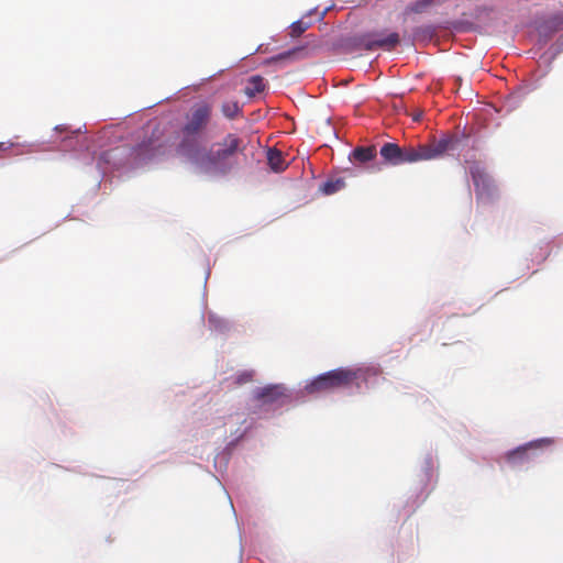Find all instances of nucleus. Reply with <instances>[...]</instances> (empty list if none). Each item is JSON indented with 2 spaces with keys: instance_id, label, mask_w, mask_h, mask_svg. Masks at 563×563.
I'll use <instances>...</instances> for the list:
<instances>
[{
  "instance_id": "obj_23",
  "label": "nucleus",
  "mask_w": 563,
  "mask_h": 563,
  "mask_svg": "<svg viewBox=\"0 0 563 563\" xmlns=\"http://www.w3.org/2000/svg\"><path fill=\"white\" fill-rule=\"evenodd\" d=\"M422 117V112H419L417 114L413 115V121H419Z\"/></svg>"
},
{
  "instance_id": "obj_1",
  "label": "nucleus",
  "mask_w": 563,
  "mask_h": 563,
  "mask_svg": "<svg viewBox=\"0 0 563 563\" xmlns=\"http://www.w3.org/2000/svg\"><path fill=\"white\" fill-rule=\"evenodd\" d=\"M216 146V150L209 151L201 146L188 159L203 173L225 175L233 168V156L244 151L243 141L236 134L229 133Z\"/></svg>"
},
{
  "instance_id": "obj_12",
  "label": "nucleus",
  "mask_w": 563,
  "mask_h": 563,
  "mask_svg": "<svg viewBox=\"0 0 563 563\" xmlns=\"http://www.w3.org/2000/svg\"><path fill=\"white\" fill-rule=\"evenodd\" d=\"M376 154H377V151L374 145L357 146L352 151V153L350 155V159H353L354 162L364 164V163L373 161L376 157Z\"/></svg>"
},
{
  "instance_id": "obj_7",
  "label": "nucleus",
  "mask_w": 563,
  "mask_h": 563,
  "mask_svg": "<svg viewBox=\"0 0 563 563\" xmlns=\"http://www.w3.org/2000/svg\"><path fill=\"white\" fill-rule=\"evenodd\" d=\"M457 140L453 136H444L440 140H433L428 144L417 146L418 162L437 159L444 156L448 152L454 150Z\"/></svg>"
},
{
  "instance_id": "obj_10",
  "label": "nucleus",
  "mask_w": 563,
  "mask_h": 563,
  "mask_svg": "<svg viewBox=\"0 0 563 563\" xmlns=\"http://www.w3.org/2000/svg\"><path fill=\"white\" fill-rule=\"evenodd\" d=\"M286 397L285 388L280 385H268L258 388L254 393V398L262 405H275Z\"/></svg>"
},
{
  "instance_id": "obj_4",
  "label": "nucleus",
  "mask_w": 563,
  "mask_h": 563,
  "mask_svg": "<svg viewBox=\"0 0 563 563\" xmlns=\"http://www.w3.org/2000/svg\"><path fill=\"white\" fill-rule=\"evenodd\" d=\"M399 43L400 36L397 32H390L388 34L384 32H373L362 34L354 38V46L365 51H375L377 48L393 51Z\"/></svg>"
},
{
  "instance_id": "obj_9",
  "label": "nucleus",
  "mask_w": 563,
  "mask_h": 563,
  "mask_svg": "<svg viewBox=\"0 0 563 563\" xmlns=\"http://www.w3.org/2000/svg\"><path fill=\"white\" fill-rule=\"evenodd\" d=\"M477 198L492 197L495 191V185L490 176L478 165L470 169Z\"/></svg>"
},
{
  "instance_id": "obj_22",
  "label": "nucleus",
  "mask_w": 563,
  "mask_h": 563,
  "mask_svg": "<svg viewBox=\"0 0 563 563\" xmlns=\"http://www.w3.org/2000/svg\"><path fill=\"white\" fill-rule=\"evenodd\" d=\"M553 22H554V25L556 29H562L563 27V19L560 18V16H555L553 19Z\"/></svg>"
},
{
  "instance_id": "obj_13",
  "label": "nucleus",
  "mask_w": 563,
  "mask_h": 563,
  "mask_svg": "<svg viewBox=\"0 0 563 563\" xmlns=\"http://www.w3.org/2000/svg\"><path fill=\"white\" fill-rule=\"evenodd\" d=\"M267 162L269 167L276 173L284 172L287 168V163L285 162L283 153L276 148L268 150Z\"/></svg>"
},
{
  "instance_id": "obj_2",
  "label": "nucleus",
  "mask_w": 563,
  "mask_h": 563,
  "mask_svg": "<svg viewBox=\"0 0 563 563\" xmlns=\"http://www.w3.org/2000/svg\"><path fill=\"white\" fill-rule=\"evenodd\" d=\"M212 114V108L207 102H200L191 108L186 117V123L181 128V141L178 152L187 158L201 147L200 137L208 126Z\"/></svg>"
},
{
  "instance_id": "obj_6",
  "label": "nucleus",
  "mask_w": 563,
  "mask_h": 563,
  "mask_svg": "<svg viewBox=\"0 0 563 563\" xmlns=\"http://www.w3.org/2000/svg\"><path fill=\"white\" fill-rule=\"evenodd\" d=\"M384 162L390 165H402L418 162L417 146H399L396 143H385L379 151Z\"/></svg>"
},
{
  "instance_id": "obj_11",
  "label": "nucleus",
  "mask_w": 563,
  "mask_h": 563,
  "mask_svg": "<svg viewBox=\"0 0 563 563\" xmlns=\"http://www.w3.org/2000/svg\"><path fill=\"white\" fill-rule=\"evenodd\" d=\"M538 446V442H530L507 453V461L512 464L523 463L532 460L531 451Z\"/></svg>"
},
{
  "instance_id": "obj_16",
  "label": "nucleus",
  "mask_w": 563,
  "mask_h": 563,
  "mask_svg": "<svg viewBox=\"0 0 563 563\" xmlns=\"http://www.w3.org/2000/svg\"><path fill=\"white\" fill-rule=\"evenodd\" d=\"M344 187L345 180L343 178L328 179L321 185L320 191L323 192L324 195H333L343 189Z\"/></svg>"
},
{
  "instance_id": "obj_18",
  "label": "nucleus",
  "mask_w": 563,
  "mask_h": 563,
  "mask_svg": "<svg viewBox=\"0 0 563 563\" xmlns=\"http://www.w3.org/2000/svg\"><path fill=\"white\" fill-rule=\"evenodd\" d=\"M310 24L302 20H298L290 25V36L299 37L306 30H308Z\"/></svg>"
},
{
  "instance_id": "obj_24",
  "label": "nucleus",
  "mask_w": 563,
  "mask_h": 563,
  "mask_svg": "<svg viewBox=\"0 0 563 563\" xmlns=\"http://www.w3.org/2000/svg\"><path fill=\"white\" fill-rule=\"evenodd\" d=\"M9 146H5L4 143H0V150H7Z\"/></svg>"
},
{
  "instance_id": "obj_21",
  "label": "nucleus",
  "mask_w": 563,
  "mask_h": 563,
  "mask_svg": "<svg viewBox=\"0 0 563 563\" xmlns=\"http://www.w3.org/2000/svg\"><path fill=\"white\" fill-rule=\"evenodd\" d=\"M209 323L212 324L214 329H221L220 321L213 316L209 317Z\"/></svg>"
},
{
  "instance_id": "obj_17",
  "label": "nucleus",
  "mask_w": 563,
  "mask_h": 563,
  "mask_svg": "<svg viewBox=\"0 0 563 563\" xmlns=\"http://www.w3.org/2000/svg\"><path fill=\"white\" fill-rule=\"evenodd\" d=\"M221 111L228 119H234L241 113V107L238 101H227L222 103Z\"/></svg>"
},
{
  "instance_id": "obj_19",
  "label": "nucleus",
  "mask_w": 563,
  "mask_h": 563,
  "mask_svg": "<svg viewBox=\"0 0 563 563\" xmlns=\"http://www.w3.org/2000/svg\"><path fill=\"white\" fill-rule=\"evenodd\" d=\"M254 372L253 371H244L236 375L235 384L243 385L253 380Z\"/></svg>"
},
{
  "instance_id": "obj_8",
  "label": "nucleus",
  "mask_w": 563,
  "mask_h": 563,
  "mask_svg": "<svg viewBox=\"0 0 563 563\" xmlns=\"http://www.w3.org/2000/svg\"><path fill=\"white\" fill-rule=\"evenodd\" d=\"M457 140L453 136H444L440 140H433L428 144L417 146L418 162L437 159L444 156L448 152L454 150Z\"/></svg>"
},
{
  "instance_id": "obj_14",
  "label": "nucleus",
  "mask_w": 563,
  "mask_h": 563,
  "mask_svg": "<svg viewBox=\"0 0 563 563\" xmlns=\"http://www.w3.org/2000/svg\"><path fill=\"white\" fill-rule=\"evenodd\" d=\"M434 4V0H417L406 7L404 14H421L427 12Z\"/></svg>"
},
{
  "instance_id": "obj_5",
  "label": "nucleus",
  "mask_w": 563,
  "mask_h": 563,
  "mask_svg": "<svg viewBox=\"0 0 563 563\" xmlns=\"http://www.w3.org/2000/svg\"><path fill=\"white\" fill-rule=\"evenodd\" d=\"M137 157L139 152L136 148L119 146L101 153L99 157V165H107L103 167V172L107 173L110 169H119L125 166H132L134 165Z\"/></svg>"
},
{
  "instance_id": "obj_20",
  "label": "nucleus",
  "mask_w": 563,
  "mask_h": 563,
  "mask_svg": "<svg viewBox=\"0 0 563 563\" xmlns=\"http://www.w3.org/2000/svg\"><path fill=\"white\" fill-rule=\"evenodd\" d=\"M299 52H301V48H294V49L280 53L277 56L272 57L269 60L271 62H279V60L290 59L295 55H297Z\"/></svg>"
},
{
  "instance_id": "obj_3",
  "label": "nucleus",
  "mask_w": 563,
  "mask_h": 563,
  "mask_svg": "<svg viewBox=\"0 0 563 563\" xmlns=\"http://www.w3.org/2000/svg\"><path fill=\"white\" fill-rule=\"evenodd\" d=\"M355 378V372L346 368H338L319 375L306 386V389L310 394L331 390L349 386Z\"/></svg>"
},
{
  "instance_id": "obj_15",
  "label": "nucleus",
  "mask_w": 563,
  "mask_h": 563,
  "mask_svg": "<svg viewBox=\"0 0 563 563\" xmlns=\"http://www.w3.org/2000/svg\"><path fill=\"white\" fill-rule=\"evenodd\" d=\"M264 89H265L264 78L258 75H255V76L250 77V79L247 80V85L244 89V92L249 97H254L256 93L264 91Z\"/></svg>"
}]
</instances>
